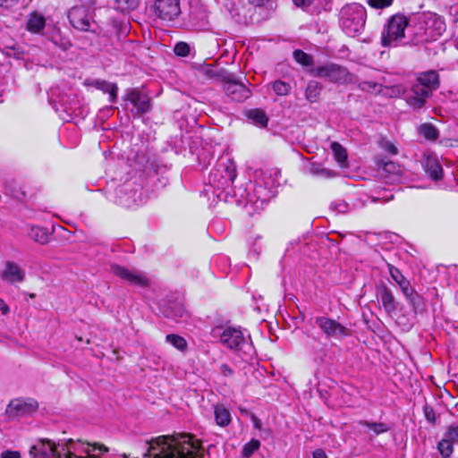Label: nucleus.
Masks as SVG:
<instances>
[{"label": "nucleus", "instance_id": "obj_25", "mask_svg": "<svg viewBox=\"0 0 458 458\" xmlns=\"http://www.w3.org/2000/svg\"><path fill=\"white\" fill-rule=\"evenodd\" d=\"M419 132L423 138L429 141H435L439 136L438 130L429 123H424L420 125Z\"/></svg>", "mask_w": 458, "mask_h": 458}, {"label": "nucleus", "instance_id": "obj_42", "mask_svg": "<svg viewBox=\"0 0 458 458\" xmlns=\"http://www.w3.org/2000/svg\"><path fill=\"white\" fill-rule=\"evenodd\" d=\"M72 443V439H69L66 443V449L63 447V451L65 453L63 454V458H85L82 456L76 455L73 452L71 451L69 445Z\"/></svg>", "mask_w": 458, "mask_h": 458}, {"label": "nucleus", "instance_id": "obj_47", "mask_svg": "<svg viewBox=\"0 0 458 458\" xmlns=\"http://www.w3.org/2000/svg\"><path fill=\"white\" fill-rule=\"evenodd\" d=\"M220 371L225 377H230L233 373L232 368L226 363L220 365Z\"/></svg>", "mask_w": 458, "mask_h": 458}, {"label": "nucleus", "instance_id": "obj_22", "mask_svg": "<svg viewBox=\"0 0 458 458\" xmlns=\"http://www.w3.org/2000/svg\"><path fill=\"white\" fill-rule=\"evenodd\" d=\"M322 89V85L318 81H309L305 89V98L307 101L310 103H317L320 98Z\"/></svg>", "mask_w": 458, "mask_h": 458}, {"label": "nucleus", "instance_id": "obj_31", "mask_svg": "<svg viewBox=\"0 0 458 458\" xmlns=\"http://www.w3.org/2000/svg\"><path fill=\"white\" fill-rule=\"evenodd\" d=\"M272 89L276 96L284 97L290 94L292 87L290 83L276 80L272 83Z\"/></svg>", "mask_w": 458, "mask_h": 458}, {"label": "nucleus", "instance_id": "obj_21", "mask_svg": "<svg viewBox=\"0 0 458 458\" xmlns=\"http://www.w3.org/2000/svg\"><path fill=\"white\" fill-rule=\"evenodd\" d=\"M46 26L43 15L32 13L27 21V30L31 33H39Z\"/></svg>", "mask_w": 458, "mask_h": 458}, {"label": "nucleus", "instance_id": "obj_38", "mask_svg": "<svg viewBox=\"0 0 458 458\" xmlns=\"http://www.w3.org/2000/svg\"><path fill=\"white\" fill-rule=\"evenodd\" d=\"M444 437L454 444L458 443V426H449L444 435Z\"/></svg>", "mask_w": 458, "mask_h": 458}, {"label": "nucleus", "instance_id": "obj_49", "mask_svg": "<svg viewBox=\"0 0 458 458\" xmlns=\"http://www.w3.org/2000/svg\"><path fill=\"white\" fill-rule=\"evenodd\" d=\"M312 458H327L323 449H316L312 454Z\"/></svg>", "mask_w": 458, "mask_h": 458}, {"label": "nucleus", "instance_id": "obj_43", "mask_svg": "<svg viewBox=\"0 0 458 458\" xmlns=\"http://www.w3.org/2000/svg\"><path fill=\"white\" fill-rule=\"evenodd\" d=\"M109 94V101L111 103H114L117 101L118 98V87L115 83L112 85V87L109 89V91H107Z\"/></svg>", "mask_w": 458, "mask_h": 458}, {"label": "nucleus", "instance_id": "obj_12", "mask_svg": "<svg viewBox=\"0 0 458 458\" xmlns=\"http://www.w3.org/2000/svg\"><path fill=\"white\" fill-rule=\"evenodd\" d=\"M38 403L33 398L14 399L7 406L6 412L11 417L23 416L38 410Z\"/></svg>", "mask_w": 458, "mask_h": 458}, {"label": "nucleus", "instance_id": "obj_8", "mask_svg": "<svg viewBox=\"0 0 458 458\" xmlns=\"http://www.w3.org/2000/svg\"><path fill=\"white\" fill-rule=\"evenodd\" d=\"M70 24L78 30L88 32L90 30V21L92 19L89 8L81 4L72 7L68 12ZM92 32H94L92 30Z\"/></svg>", "mask_w": 458, "mask_h": 458}, {"label": "nucleus", "instance_id": "obj_40", "mask_svg": "<svg viewBox=\"0 0 458 458\" xmlns=\"http://www.w3.org/2000/svg\"><path fill=\"white\" fill-rule=\"evenodd\" d=\"M424 416L428 422L435 424L437 420L435 410L432 406L426 405L423 409Z\"/></svg>", "mask_w": 458, "mask_h": 458}, {"label": "nucleus", "instance_id": "obj_32", "mask_svg": "<svg viewBox=\"0 0 458 458\" xmlns=\"http://www.w3.org/2000/svg\"><path fill=\"white\" fill-rule=\"evenodd\" d=\"M437 449L443 458H449L454 453V443L443 437L437 444Z\"/></svg>", "mask_w": 458, "mask_h": 458}, {"label": "nucleus", "instance_id": "obj_39", "mask_svg": "<svg viewBox=\"0 0 458 458\" xmlns=\"http://www.w3.org/2000/svg\"><path fill=\"white\" fill-rule=\"evenodd\" d=\"M394 0H368V4L374 9H385L393 4Z\"/></svg>", "mask_w": 458, "mask_h": 458}, {"label": "nucleus", "instance_id": "obj_9", "mask_svg": "<svg viewBox=\"0 0 458 458\" xmlns=\"http://www.w3.org/2000/svg\"><path fill=\"white\" fill-rule=\"evenodd\" d=\"M110 270L114 276L128 282L131 285L140 288H148L150 286V280L144 274L134 273L118 264H112Z\"/></svg>", "mask_w": 458, "mask_h": 458}, {"label": "nucleus", "instance_id": "obj_50", "mask_svg": "<svg viewBox=\"0 0 458 458\" xmlns=\"http://www.w3.org/2000/svg\"><path fill=\"white\" fill-rule=\"evenodd\" d=\"M293 3L298 7H302L305 5H309L310 4V1L309 0H293Z\"/></svg>", "mask_w": 458, "mask_h": 458}, {"label": "nucleus", "instance_id": "obj_15", "mask_svg": "<svg viewBox=\"0 0 458 458\" xmlns=\"http://www.w3.org/2000/svg\"><path fill=\"white\" fill-rule=\"evenodd\" d=\"M431 96L430 91L415 82L411 88V95L407 97L406 102L412 109L420 110L425 106L427 99Z\"/></svg>", "mask_w": 458, "mask_h": 458}, {"label": "nucleus", "instance_id": "obj_34", "mask_svg": "<svg viewBox=\"0 0 458 458\" xmlns=\"http://www.w3.org/2000/svg\"><path fill=\"white\" fill-rule=\"evenodd\" d=\"M140 0H116V9L122 13H129L138 8Z\"/></svg>", "mask_w": 458, "mask_h": 458}, {"label": "nucleus", "instance_id": "obj_53", "mask_svg": "<svg viewBox=\"0 0 458 458\" xmlns=\"http://www.w3.org/2000/svg\"><path fill=\"white\" fill-rule=\"evenodd\" d=\"M394 198V194H390L386 197H382L380 199H383L385 202H389V201L393 200Z\"/></svg>", "mask_w": 458, "mask_h": 458}, {"label": "nucleus", "instance_id": "obj_18", "mask_svg": "<svg viewBox=\"0 0 458 458\" xmlns=\"http://www.w3.org/2000/svg\"><path fill=\"white\" fill-rule=\"evenodd\" d=\"M402 293L414 312L420 311L424 309V298L411 285L403 290Z\"/></svg>", "mask_w": 458, "mask_h": 458}, {"label": "nucleus", "instance_id": "obj_52", "mask_svg": "<svg viewBox=\"0 0 458 458\" xmlns=\"http://www.w3.org/2000/svg\"><path fill=\"white\" fill-rule=\"evenodd\" d=\"M250 4L256 5V6H262L264 5L268 0H249Z\"/></svg>", "mask_w": 458, "mask_h": 458}, {"label": "nucleus", "instance_id": "obj_23", "mask_svg": "<svg viewBox=\"0 0 458 458\" xmlns=\"http://www.w3.org/2000/svg\"><path fill=\"white\" fill-rule=\"evenodd\" d=\"M388 272L392 279L398 284L401 292L405 290L411 284V282L402 274L399 268L395 267L394 265L388 263L387 264Z\"/></svg>", "mask_w": 458, "mask_h": 458}, {"label": "nucleus", "instance_id": "obj_45", "mask_svg": "<svg viewBox=\"0 0 458 458\" xmlns=\"http://www.w3.org/2000/svg\"><path fill=\"white\" fill-rule=\"evenodd\" d=\"M52 41L64 51L70 49L72 46L71 41L65 38H61L60 43H58L55 39H52Z\"/></svg>", "mask_w": 458, "mask_h": 458}, {"label": "nucleus", "instance_id": "obj_3", "mask_svg": "<svg viewBox=\"0 0 458 458\" xmlns=\"http://www.w3.org/2000/svg\"><path fill=\"white\" fill-rule=\"evenodd\" d=\"M308 72L313 77L324 78L333 83L348 84L353 82V75L348 69L334 63L309 69Z\"/></svg>", "mask_w": 458, "mask_h": 458}, {"label": "nucleus", "instance_id": "obj_57", "mask_svg": "<svg viewBox=\"0 0 458 458\" xmlns=\"http://www.w3.org/2000/svg\"><path fill=\"white\" fill-rule=\"evenodd\" d=\"M7 0H0V5H3Z\"/></svg>", "mask_w": 458, "mask_h": 458}, {"label": "nucleus", "instance_id": "obj_46", "mask_svg": "<svg viewBox=\"0 0 458 458\" xmlns=\"http://www.w3.org/2000/svg\"><path fill=\"white\" fill-rule=\"evenodd\" d=\"M1 458H21V454L18 451L6 450L1 454Z\"/></svg>", "mask_w": 458, "mask_h": 458}, {"label": "nucleus", "instance_id": "obj_20", "mask_svg": "<svg viewBox=\"0 0 458 458\" xmlns=\"http://www.w3.org/2000/svg\"><path fill=\"white\" fill-rule=\"evenodd\" d=\"M214 415L217 426L225 428L231 424V412L224 404L216 403L214 405Z\"/></svg>", "mask_w": 458, "mask_h": 458}, {"label": "nucleus", "instance_id": "obj_41", "mask_svg": "<svg viewBox=\"0 0 458 458\" xmlns=\"http://www.w3.org/2000/svg\"><path fill=\"white\" fill-rule=\"evenodd\" d=\"M113 84L114 83H110L106 81H101V80H97L93 83L94 87L97 89H99V90L103 91L104 93H107V91H109V89L112 87Z\"/></svg>", "mask_w": 458, "mask_h": 458}, {"label": "nucleus", "instance_id": "obj_14", "mask_svg": "<svg viewBox=\"0 0 458 458\" xmlns=\"http://www.w3.org/2000/svg\"><path fill=\"white\" fill-rule=\"evenodd\" d=\"M221 343L227 348L239 351L245 344V338L240 328L229 327L220 335Z\"/></svg>", "mask_w": 458, "mask_h": 458}, {"label": "nucleus", "instance_id": "obj_4", "mask_svg": "<svg viewBox=\"0 0 458 458\" xmlns=\"http://www.w3.org/2000/svg\"><path fill=\"white\" fill-rule=\"evenodd\" d=\"M315 323L325 335L327 339H342L352 335V329L341 324L339 321L326 316L317 317Z\"/></svg>", "mask_w": 458, "mask_h": 458}, {"label": "nucleus", "instance_id": "obj_17", "mask_svg": "<svg viewBox=\"0 0 458 458\" xmlns=\"http://www.w3.org/2000/svg\"><path fill=\"white\" fill-rule=\"evenodd\" d=\"M416 83L433 93L440 85L439 75L437 72L430 70L418 74Z\"/></svg>", "mask_w": 458, "mask_h": 458}, {"label": "nucleus", "instance_id": "obj_2", "mask_svg": "<svg viewBox=\"0 0 458 458\" xmlns=\"http://www.w3.org/2000/svg\"><path fill=\"white\" fill-rule=\"evenodd\" d=\"M410 20L403 13L392 15L381 32V46L384 47H396L405 37V29Z\"/></svg>", "mask_w": 458, "mask_h": 458}, {"label": "nucleus", "instance_id": "obj_55", "mask_svg": "<svg viewBox=\"0 0 458 458\" xmlns=\"http://www.w3.org/2000/svg\"><path fill=\"white\" fill-rule=\"evenodd\" d=\"M235 178H236V172H235V170H233L232 172L229 173V179L232 182H233Z\"/></svg>", "mask_w": 458, "mask_h": 458}, {"label": "nucleus", "instance_id": "obj_37", "mask_svg": "<svg viewBox=\"0 0 458 458\" xmlns=\"http://www.w3.org/2000/svg\"><path fill=\"white\" fill-rule=\"evenodd\" d=\"M382 85L374 81H364L359 83L358 88L363 91H380Z\"/></svg>", "mask_w": 458, "mask_h": 458}, {"label": "nucleus", "instance_id": "obj_24", "mask_svg": "<svg viewBox=\"0 0 458 458\" xmlns=\"http://www.w3.org/2000/svg\"><path fill=\"white\" fill-rule=\"evenodd\" d=\"M330 148L333 151L335 160L341 165L344 166L347 163V151L346 149L336 141L331 143Z\"/></svg>", "mask_w": 458, "mask_h": 458}, {"label": "nucleus", "instance_id": "obj_54", "mask_svg": "<svg viewBox=\"0 0 458 458\" xmlns=\"http://www.w3.org/2000/svg\"><path fill=\"white\" fill-rule=\"evenodd\" d=\"M90 450L89 449H86L84 450V453L88 455L87 457L85 458H98V456L94 455V454H90Z\"/></svg>", "mask_w": 458, "mask_h": 458}, {"label": "nucleus", "instance_id": "obj_5", "mask_svg": "<svg viewBox=\"0 0 458 458\" xmlns=\"http://www.w3.org/2000/svg\"><path fill=\"white\" fill-rule=\"evenodd\" d=\"M343 25L348 32H360L365 23L366 9L360 4H347L342 9Z\"/></svg>", "mask_w": 458, "mask_h": 458}, {"label": "nucleus", "instance_id": "obj_35", "mask_svg": "<svg viewBox=\"0 0 458 458\" xmlns=\"http://www.w3.org/2000/svg\"><path fill=\"white\" fill-rule=\"evenodd\" d=\"M378 168H382L386 173L396 174L400 172V166L397 163L388 160H380L377 162Z\"/></svg>", "mask_w": 458, "mask_h": 458}, {"label": "nucleus", "instance_id": "obj_11", "mask_svg": "<svg viewBox=\"0 0 458 458\" xmlns=\"http://www.w3.org/2000/svg\"><path fill=\"white\" fill-rule=\"evenodd\" d=\"M125 100H128L135 107V111H131L134 118L140 117L150 109L151 102L149 97L137 88L131 89L127 93Z\"/></svg>", "mask_w": 458, "mask_h": 458}, {"label": "nucleus", "instance_id": "obj_6", "mask_svg": "<svg viewBox=\"0 0 458 458\" xmlns=\"http://www.w3.org/2000/svg\"><path fill=\"white\" fill-rule=\"evenodd\" d=\"M223 89L225 95L235 102H243L251 97L250 89L242 82L236 81L232 74L223 76Z\"/></svg>", "mask_w": 458, "mask_h": 458}, {"label": "nucleus", "instance_id": "obj_56", "mask_svg": "<svg viewBox=\"0 0 458 458\" xmlns=\"http://www.w3.org/2000/svg\"><path fill=\"white\" fill-rule=\"evenodd\" d=\"M123 458H130V454H123Z\"/></svg>", "mask_w": 458, "mask_h": 458}, {"label": "nucleus", "instance_id": "obj_13", "mask_svg": "<svg viewBox=\"0 0 458 458\" xmlns=\"http://www.w3.org/2000/svg\"><path fill=\"white\" fill-rule=\"evenodd\" d=\"M376 292L385 312L388 315L395 313L397 310V301L393 291L381 281L376 285Z\"/></svg>", "mask_w": 458, "mask_h": 458}, {"label": "nucleus", "instance_id": "obj_48", "mask_svg": "<svg viewBox=\"0 0 458 458\" xmlns=\"http://www.w3.org/2000/svg\"><path fill=\"white\" fill-rule=\"evenodd\" d=\"M0 310L3 315H6L10 312V308L7 304H5L4 301L0 298Z\"/></svg>", "mask_w": 458, "mask_h": 458}, {"label": "nucleus", "instance_id": "obj_7", "mask_svg": "<svg viewBox=\"0 0 458 458\" xmlns=\"http://www.w3.org/2000/svg\"><path fill=\"white\" fill-rule=\"evenodd\" d=\"M153 12L163 21H174L182 13L181 0H154Z\"/></svg>", "mask_w": 458, "mask_h": 458}, {"label": "nucleus", "instance_id": "obj_10", "mask_svg": "<svg viewBox=\"0 0 458 458\" xmlns=\"http://www.w3.org/2000/svg\"><path fill=\"white\" fill-rule=\"evenodd\" d=\"M32 458H63L58 451V445L49 439H39L30 449Z\"/></svg>", "mask_w": 458, "mask_h": 458}, {"label": "nucleus", "instance_id": "obj_19", "mask_svg": "<svg viewBox=\"0 0 458 458\" xmlns=\"http://www.w3.org/2000/svg\"><path fill=\"white\" fill-rule=\"evenodd\" d=\"M423 167L426 174L432 180L437 181L443 177V168L436 157L431 156L426 157L423 161Z\"/></svg>", "mask_w": 458, "mask_h": 458}, {"label": "nucleus", "instance_id": "obj_51", "mask_svg": "<svg viewBox=\"0 0 458 458\" xmlns=\"http://www.w3.org/2000/svg\"><path fill=\"white\" fill-rule=\"evenodd\" d=\"M386 150L392 155H396L398 153V149L394 144H388L386 146Z\"/></svg>", "mask_w": 458, "mask_h": 458}, {"label": "nucleus", "instance_id": "obj_1", "mask_svg": "<svg viewBox=\"0 0 458 458\" xmlns=\"http://www.w3.org/2000/svg\"><path fill=\"white\" fill-rule=\"evenodd\" d=\"M147 444L143 458H205L201 441L191 434L158 436Z\"/></svg>", "mask_w": 458, "mask_h": 458}, {"label": "nucleus", "instance_id": "obj_16", "mask_svg": "<svg viewBox=\"0 0 458 458\" xmlns=\"http://www.w3.org/2000/svg\"><path fill=\"white\" fill-rule=\"evenodd\" d=\"M1 278L12 284L21 283L25 278V271L15 262L6 261L1 273Z\"/></svg>", "mask_w": 458, "mask_h": 458}, {"label": "nucleus", "instance_id": "obj_29", "mask_svg": "<svg viewBox=\"0 0 458 458\" xmlns=\"http://www.w3.org/2000/svg\"><path fill=\"white\" fill-rule=\"evenodd\" d=\"M360 426L367 427L370 430H372L376 435H380L383 433H386L390 430V427L386 423L383 422H370L368 420H360L359 421Z\"/></svg>", "mask_w": 458, "mask_h": 458}, {"label": "nucleus", "instance_id": "obj_36", "mask_svg": "<svg viewBox=\"0 0 458 458\" xmlns=\"http://www.w3.org/2000/svg\"><path fill=\"white\" fill-rule=\"evenodd\" d=\"M190 46L188 43L180 41L174 47V52L177 56L185 57L190 55Z\"/></svg>", "mask_w": 458, "mask_h": 458}, {"label": "nucleus", "instance_id": "obj_44", "mask_svg": "<svg viewBox=\"0 0 458 458\" xmlns=\"http://www.w3.org/2000/svg\"><path fill=\"white\" fill-rule=\"evenodd\" d=\"M83 444H86L88 445L89 446H91L92 449L90 451H96V450H98L100 452H103V453H107L108 452V447L106 446L105 445L103 444H100V443H93V444H90L89 442H83Z\"/></svg>", "mask_w": 458, "mask_h": 458}, {"label": "nucleus", "instance_id": "obj_27", "mask_svg": "<svg viewBox=\"0 0 458 458\" xmlns=\"http://www.w3.org/2000/svg\"><path fill=\"white\" fill-rule=\"evenodd\" d=\"M294 61L304 67L313 68L314 59L313 56L301 49H295L293 53Z\"/></svg>", "mask_w": 458, "mask_h": 458}, {"label": "nucleus", "instance_id": "obj_28", "mask_svg": "<svg viewBox=\"0 0 458 458\" xmlns=\"http://www.w3.org/2000/svg\"><path fill=\"white\" fill-rule=\"evenodd\" d=\"M29 235L35 242H38L39 244H46L48 242L47 231V229L42 227L32 226L30 228Z\"/></svg>", "mask_w": 458, "mask_h": 458}, {"label": "nucleus", "instance_id": "obj_33", "mask_svg": "<svg viewBox=\"0 0 458 458\" xmlns=\"http://www.w3.org/2000/svg\"><path fill=\"white\" fill-rule=\"evenodd\" d=\"M260 447V441L256 438L250 439L244 444L242 449V455L244 458H250L254 452L258 451Z\"/></svg>", "mask_w": 458, "mask_h": 458}, {"label": "nucleus", "instance_id": "obj_30", "mask_svg": "<svg viewBox=\"0 0 458 458\" xmlns=\"http://www.w3.org/2000/svg\"><path fill=\"white\" fill-rule=\"evenodd\" d=\"M165 340L180 352L187 350V341L179 335L169 334L165 336Z\"/></svg>", "mask_w": 458, "mask_h": 458}, {"label": "nucleus", "instance_id": "obj_26", "mask_svg": "<svg viewBox=\"0 0 458 458\" xmlns=\"http://www.w3.org/2000/svg\"><path fill=\"white\" fill-rule=\"evenodd\" d=\"M247 117L254 122L255 124L260 125L262 127H267L268 123V116L267 114L259 108L250 109Z\"/></svg>", "mask_w": 458, "mask_h": 458}]
</instances>
